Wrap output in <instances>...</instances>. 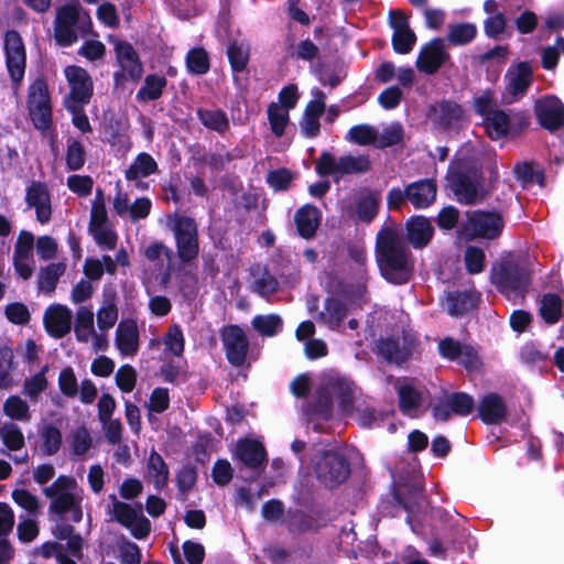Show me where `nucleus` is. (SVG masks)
<instances>
[{
	"instance_id": "nucleus-1",
	"label": "nucleus",
	"mask_w": 564,
	"mask_h": 564,
	"mask_svg": "<svg viewBox=\"0 0 564 564\" xmlns=\"http://www.w3.org/2000/svg\"><path fill=\"white\" fill-rule=\"evenodd\" d=\"M376 257L381 274L391 283H406L412 275L410 254L402 235L391 228H382L377 235Z\"/></svg>"
},
{
	"instance_id": "nucleus-2",
	"label": "nucleus",
	"mask_w": 564,
	"mask_h": 564,
	"mask_svg": "<svg viewBox=\"0 0 564 564\" xmlns=\"http://www.w3.org/2000/svg\"><path fill=\"white\" fill-rule=\"evenodd\" d=\"M490 280L508 299H522L531 281L530 270L522 261L508 257L494 265Z\"/></svg>"
},
{
	"instance_id": "nucleus-3",
	"label": "nucleus",
	"mask_w": 564,
	"mask_h": 564,
	"mask_svg": "<svg viewBox=\"0 0 564 564\" xmlns=\"http://www.w3.org/2000/svg\"><path fill=\"white\" fill-rule=\"evenodd\" d=\"M77 482L69 476H59L52 485L43 489V494L52 500L50 512L65 514L72 512V520L80 521L83 512L82 498L75 492Z\"/></svg>"
},
{
	"instance_id": "nucleus-4",
	"label": "nucleus",
	"mask_w": 564,
	"mask_h": 564,
	"mask_svg": "<svg viewBox=\"0 0 564 564\" xmlns=\"http://www.w3.org/2000/svg\"><path fill=\"white\" fill-rule=\"evenodd\" d=\"M447 180L459 203L473 205L486 197L478 169L467 171L463 165L451 167Z\"/></svg>"
},
{
	"instance_id": "nucleus-5",
	"label": "nucleus",
	"mask_w": 564,
	"mask_h": 564,
	"mask_svg": "<svg viewBox=\"0 0 564 564\" xmlns=\"http://www.w3.org/2000/svg\"><path fill=\"white\" fill-rule=\"evenodd\" d=\"M167 226L173 230L177 256L184 263L197 258L199 252L197 225L191 217L180 214L167 215Z\"/></svg>"
},
{
	"instance_id": "nucleus-6",
	"label": "nucleus",
	"mask_w": 564,
	"mask_h": 564,
	"mask_svg": "<svg viewBox=\"0 0 564 564\" xmlns=\"http://www.w3.org/2000/svg\"><path fill=\"white\" fill-rule=\"evenodd\" d=\"M316 172L321 176H333L335 180L348 174H362L371 169L368 155H344L336 159L329 152H323L316 161Z\"/></svg>"
},
{
	"instance_id": "nucleus-7",
	"label": "nucleus",
	"mask_w": 564,
	"mask_h": 564,
	"mask_svg": "<svg viewBox=\"0 0 564 564\" xmlns=\"http://www.w3.org/2000/svg\"><path fill=\"white\" fill-rule=\"evenodd\" d=\"M89 14L79 2L70 1L57 9L54 20V39L59 46H70L78 40V24Z\"/></svg>"
},
{
	"instance_id": "nucleus-8",
	"label": "nucleus",
	"mask_w": 564,
	"mask_h": 564,
	"mask_svg": "<svg viewBox=\"0 0 564 564\" xmlns=\"http://www.w3.org/2000/svg\"><path fill=\"white\" fill-rule=\"evenodd\" d=\"M111 509L109 514L113 520L126 527L135 539H144L150 534L151 522L144 517L142 505L137 507L118 500L115 495H110Z\"/></svg>"
},
{
	"instance_id": "nucleus-9",
	"label": "nucleus",
	"mask_w": 564,
	"mask_h": 564,
	"mask_svg": "<svg viewBox=\"0 0 564 564\" xmlns=\"http://www.w3.org/2000/svg\"><path fill=\"white\" fill-rule=\"evenodd\" d=\"M116 59L120 70L113 75L117 87L123 86L126 80L137 82L143 74L140 56L134 47L127 41H115Z\"/></svg>"
},
{
	"instance_id": "nucleus-10",
	"label": "nucleus",
	"mask_w": 564,
	"mask_h": 564,
	"mask_svg": "<svg viewBox=\"0 0 564 564\" xmlns=\"http://www.w3.org/2000/svg\"><path fill=\"white\" fill-rule=\"evenodd\" d=\"M6 63L14 88H18L24 77L26 54L19 32L10 30L4 35Z\"/></svg>"
},
{
	"instance_id": "nucleus-11",
	"label": "nucleus",
	"mask_w": 564,
	"mask_h": 564,
	"mask_svg": "<svg viewBox=\"0 0 564 564\" xmlns=\"http://www.w3.org/2000/svg\"><path fill=\"white\" fill-rule=\"evenodd\" d=\"M28 108L34 126L46 129L51 122L52 110L45 80L36 79L29 88Z\"/></svg>"
},
{
	"instance_id": "nucleus-12",
	"label": "nucleus",
	"mask_w": 564,
	"mask_h": 564,
	"mask_svg": "<svg viewBox=\"0 0 564 564\" xmlns=\"http://www.w3.org/2000/svg\"><path fill=\"white\" fill-rule=\"evenodd\" d=\"M349 474V464L339 453L327 452L316 464L317 478L327 487L341 484L348 478Z\"/></svg>"
},
{
	"instance_id": "nucleus-13",
	"label": "nucleus",
	"mask_w": 564,
	"mask_h": 564,
	"mask_svg": "<svg viewBox=\"0 0 564 564\" xmlns=\"http://www.w3.org/2000/svg\"><path fill=\"white\" fill-rule=\"evenodd\" d=\"M220 338L228 361L235 367L243 366L249 351V340L243 329L238 325L224 326Z\"/></svg>"
},
{
	"instance_id": "nucleus-14",
	"label": "nucleus",
	"mask_w": 564,
	"mask_h": 564,
	"mask_svg": "<svg viewBox=\"0 0 564 564\" xmlns=\"http://www.w3.org/2000/svg\"><path fill=\"white\" fill-rule=\"evenodd\" d=\"M467 228L474 237L494 240L505 227L502 216L497 212L473 210L466 213Z\"/></svg>"
},
{
	"instance_id": "nucleus-15",
	"label": "nucleus",
	"mask_w": 564,
	"mask_h": 564,
	"mask_svg": "<svg viewBox=\"0 0 564 564\" xmlns=\"http://www.w3.org/2000/svg\"><path fill=\"white\" fill-rule=\"evenodd\" d=\"M69 85L65 104H88L93 95V80L86 69L70 65L64 70Z\"/></svg>"
},
{
	"instance_id": "nucleus-16",
	"label": "nucleus",
	"mask_w": 564,
	"mask_h": 564,
	"mask_svg": "<svg viewBox=\"0 0 564 564\" xmlns=\"http://www.w3.org/2000/svg\"><path fill=\"white\" fill-rule=\"evenodd\" d=\"M449 58L444 40L437 37L421 48L415 66L427 75L435 74Z\"/></svg>"
},
{
	"instance_id": "nucleus-17",
	"label": "nucleus",
	"mask_w": 564,
	"mask_h": 564,
	"mask_svg": "<svg viewBox=\"0 0 564 564\" xmlns=\"http://www.w3.org/2000/svg\"><path fill=\"white\" fill-rule=\"evenodd\" d=\"M534 111L543 128L555 131L564 127V105L556 97L550 96L536 100Z\"/></svg>"
},
{
	"instance_id": "nucleus-18",
	"label": "nucleus",
	"mask_w": 564,
	"mask_h": 564,
	"mask_svg": "<svg viewBox=\"0 0 564 564\" xmlns=\"http://www.w3.org/2000/svg\"><path fill=\"white\" fill-rule=\"evenodd\" d=\"M26 204L33 207L36 213V219L41 224L50 221L52 216L51 195L44 183L33 182L26 189Z\"/></svg>"
},
{
	"instance_id": "nucleus-19",
	"label": "nucleus",
	"mask_w": 564,
	"mask_h": 564,
	"mask_svg": "<svg viewBox=\"0 0 564 564\" xmlns=\"http://www.w3.org/2000/svg\"><path fill=\"white\" fill-rule=\"evenodd\" d=\"M72 319L70 310L59 304L51 305L44 314L45 328L55 338H62L70 332Z\"/></svg>"
},
{
	"instance_id": "nucleus-20",
	"label": "nucleus",
	"mask_w": 564,
	"mask_h": 564,
	"mask_svg": "<svg viewBox=\"0 0 564 564\" xmlns=\"http://www.w3.org/2000/svg\"><path fill=\"white\" fill-rule=\"evenodd\" d=\"M313 96L314 99L307 104L303 119L300 122L303 133L308 138H313L318 134L319 117L324 113L326 108V96L322 90L315 89L313 91Z\"/></svg>"
},
{
	"instance_id": "nucleus-21",
	"label": "nucleus",
	"mask_w": 564,
	"mask_h": 564,
	"mask_svg": "<svg viewBox=\"0 0 564 564\" xmlns=\"http://www.w3.org/2000/svg\"><path fill=\"white\" fill-rule=\"evenodd\" d=\"M324 389H328L332 394L339 399L343 411L348 412L352 409L354 402V383L338 373L323 375Z\"/></svg>"
},
{
	"instance_id": "nucleus-22",
	"label": "nucleus",
	"mask_w": 564,
	"mask_h": 564,
	"mask_svg": "<svg viewBox=\"0 0 564 564\" xmlns=\"http://www.w3.org/2000/svg\"><path fill=\"white\" fill-rule=\"evenodd\" d=\"M325 525L326 519L317 514H307L301 510L291 513L286 521L288 530L294 535L317 532Z\"/></svg>"
},
{
	"instance_id": "nucleus-23",
	"label": "nucleus",
	"mask_w": 564,
	"mask_h": 564,
	"mask_svg": "<svg viewBox=\"0 0 564 564\" xmlns=\"http://www.w3.org/2000/svg\"><path fill=\"white\" fill-rule=\"evenodd\" d=\"M506 90L513 97L522 95L532 80V68L529 63L521 62L510 68L506 75Z\"/></svg>"
},
{
	"instance_id": "nucleus-24",
	"label": "nucleus",
	"mask_w": 564,
	"mask_h": 564,
	"mask_svg": "<svg viewBox=\"0 0 564 564\" xmlns=\"http://www.w3.org/2000/svg\"><path fill=\"white\" fill-rule=\"evenodd\" d=\"M436 191L432 180L414 182L406 186L408 200L415 208H426L435 200Z\"/></svg>"
},
{
	"instance_id": "nucleus-25",
	"label": "nucleus",
	"mask_w": 564,
	"mask_h": 564,
	"mask_svg": "<svg viewBox=\"0 0 564 564\" xmlns=\"http://www.w3.org/2000/svg\"><path fill=\"white\" fill-rule=\"evenodd\" d=\"M294 221L297 232L305 239H311L321 223V212L313 205H305L301 207L294 215Z\"/></svg>"
},
{
	"instance_id": "nucleus-26",
	"label": "nucleus",
	"mask_w": 564,
	"mask_h": 564,
	"mask_svg": "<svg viewBox=\"0 0 564 564\" xmlns=\"http://www.w3.org/2000/svg\"><path fill=\"white\" fill-rule=\"evenodd\" d=\"M237 457L247 467L258 469L265 460V449L258 441H241L237 445Z\"/></svg>"
},
{
	"instance_id": "nucleus-27",
	"label": "nucleus",
	"mask_w": 564,
	"mask_h": 564,
	"mask_svg": "<svg viewBox=\"0 0 564 564\" xmlns=\"http://www.w3.org/2000/svg\"><path fill=\"white\" fill-rule=\"evenodd\" d=\"M479 415L488 424L500 423L507 414L503 400L496 393H490L482 398L479 403Z\"/></svg>"
},
{
	"instance_id": "nucleus-28",
	"label": "nucleus",
	"mask_w": 564,
	"mask_h": 564,
	"mask_svg": "<svg viewBox=\"0 0 564 564\" xmlns=\"http://www.w3.org/2000/svg\"><path fill=\"white\" fill-rule=\"evenodd\" d=\"M375 351L386 361L397 365L405 361L410 356L409 349L401 346L398 339L391 337L377 340Z\"/></svg>"
},
{
	"instance_id": "nucleus-29",
	"label": "nucleus",
	"mask_w": 564,
	"mask_h": 564,
	"mask_svg": "<svg viewBox=\"0 0 564 564\" xmlns=\"http://www.w3.org/2000/svg\"><path fill=\"white\" fill-rule=\"evenodd\" d=\"M116 345L120 352L132 356L138 350V328L133 322H121L116 332Z\"/></svg>"
},
{
	"instance_id": "nucleus-30",
	"label": "nucleus",
	"mask_w": 564,
	"mask_h": 564,
	"mask_svg": "<svg viewBox=\"0 0 564 564\" xmlns=\"http://www.w3.org/2000/svg\"><path fill=\"white\" fill-rule=\"evenodd\" d=\"M380 204V194L370 189H362L356 199V215L359 220L369 223L377 215Z\"/></svg>"
},
{
	"instance_id": "nucleus-31",
	"label": "nucleus",
	"mask_w": 564,
	"mask_h": 564,
	"mask_svg": "<svg viewBox=\"0 0 564 564\" xmlns=\"http://www.w3.org/2000/svg\"><path fill=\"white\" fill-rule=\"evenodd\" d=\"M433 227L429 219L417 216L408 223V239L415 248H422L429 243L433 236Z\"/></svg>"
},
{
	"instance_id": "nucleus-32",
	"label": "nucleus",
	"mask_w": 564,
	"mask_h": 564,
	"mask_svg": "<svg viewBox=\"0 0 564 564\" xmlns=\"http://www.w3.org/2000/svg\"><path fill=\"white\" fill-rule=\"evenodd\" d=\"M253 276L252 290L262 297H269L278 292L279 282L267 268L256 264L251 268Z\"/></svg>"
},
{
	"instance_id": "nucleus-33",
	"label": "nucleus",
	"mask_w": 564,
	"mask_h": 564,
	"mask_svg": "<svg viewBox=\"0 0 564 564\" xmlns=\"http://www.w3.org/2000/svg\"><path fill=\"white\" fill-rule=\"evenodd\" d=\"M145 478L154 485L156 489H162L169 480V467L162 456L153 451L150 454L147 464Z\"/></svg>"
},
{
	"instance_id": "nucleus-34",
	"label": "nucleus",
	"mask_w": 564,
	"mask_h": 564,
	"mask_svg": "<svg viewBox=\"0 0 564 564\" xmlns=\"http://www.w3.org/2000/svg\"><path fill=\"white\" fill-rule=\"evenodd\" d=\"M509 115L503 110H491L485 117L486 131L492 140L505 137L509 131Z\"/></svg>"
},
{
	"instance_id": "nucleus-35",
	"label": "nucleus",
	"mask_w": 564,
	"mask_h": 564,
	"mask_svg": "<svg viewBox=\"0 0 564 564\" xmlns=\"http://www.w3.org/2000/svg\"><path fill=\"white\" fill-rule=\"evenodd\" d=\"M433 110L437 115L438 123L445 128L458 123L464 118L463 109L453 101H441Z\"/></svg>"
},
{
	"instance_id": "nucleus-36",
	"label": "nucleus",
	"mask_w": 564,
	"mask_h": 564,
	"mask_svg": "<svg viewBox=\"0 0 564 564\" xmlns=\"http://www.w3.org/2000/svg\"><path fill=\"white\" fill-rule=\"evenodd\" d=\"M94 312L87 306H80L76 312L75 335L77 340L87 343L95 334Z\"/></svg>"
},
{
	"instance_id": "nucleus-37",
	"label": "nucleus",
	"mask_w": 564,
	"mask_h": 564,
	"mask_svg": "<svg viewBox=\"0 0 564 564\" xmlns=\"http://www.w3.org/2000/svg\"><path fill=\"white\" fill-rule=\"evenodd\" d=\"M64 272V263H51L42 268L37 280L39 290L47 294L54 292L56 283Z\"/></svg>"
},
{
	"instance_id": "nucleus-38",
	"label": "nucleus",
	"mask_w": 564,
	"mask_h": 564,
	"mask_svg": "<svg viewBox=\"0 0 564 564\" xmlns=\"http://www.w3.org/2000/svg\"><path fill=\"white\" fill-rule=\"evenodd\" d=\"M158 169L156 162L148 153H141L137 156L134 162L126 171L128 180H137L139 177H147L154 173Z\"/></svg>"
},
{
	"instance_id": "nucleus-39",
	"label": "nucleus",
	"mask_w": 564,
	"mask_h": 564,
	"mask_svg": "<svg viewBox=\"0 0 564 564\" xmlns=\"http://www.w3.org/2000/svg\"><path fill=\"white\" fill-rule=\"evenodd\" d=\"M253 329L263 337H272L282 328V318L276 314L257 315L252 318Z\"/></svg>"
},
{
	"instance_id": "nucleus-40",
	"label": "nucleus",
	"mask_w": 564,
	"mask_h": 564,
	"mask_svg": "<svg viewBox=\"0 0 564 564\" xmlns=\"http://www.w3.org/2000/svg\"><path fill=\"white\" fill-rule=\"evenodd\" d=\"M13 351L9 347L0 348V390H9L13 388L17 382L11 376L14 369Z\"/></svg>"
},
{
	"instance_id": "nucleus-41",
	"label": "nucleus",
	"mask_w": 564,
	"mask_h": 564,
	"mask_svg": "<svg viewBox=\"0 0 564 564\" xmlns=\"http://www.w3.org/2000/svg\"><path fill=\"white\" fill-rule=\"evenodd\" d=\"M166 79L163 76L148 75L144 85L139 89L137 98L141 101L156 100L161 97Z\"/></svg>"
},
{
	"instance_id": "nucleus-42",
	"label": "nucleus",
	"mask_w": 564,
	"mask_h": 564,
	"mask_svg": "<svg viewBox=\"0 0 564 564\" xmlns=\"http://www.w3.org/2000/svg\"><path fill=\"white\" fill-rule=\"evenodd\" d=\"M47 369L48 366H44L40 372L24 380L22 392L31 401H37L40 394L47 389L48 381L45 377Z\"/></svg>"
},
{
	"instance_id": "nucleus-43",
	"label": "nucleus",
	"mask_w": 564,
	"mask_h": 564,
	"mask_svg": "<svg viewBox=\"0 0 564 564\" xmlns=\"http://www.w3.org/2000/svg\"><path fill=\"white\" fill-rule=\"evenodd\" d=\"M268 119L273 134L282 137L290 120L289 110L278 102H271L268 106Z\"/></svg>"
},
{
	"instance_id": "nucleus-44",
	"label": "nucleus",
	"mask_w": 564,
	"mask_h": 564,
	"mask_svg": "<svg viewBox=\"0 0 564 564\" xmlns=\"http://www.w3.org/2000/svg\"><path fill=\"white\" fill-rule=\"evenodd\" d=\"M2 410L12 420L26 422L31 419L29 404L19 395H10L4 401Z\"/></svg>"
},
{
	"instance_id": "nucleus-45",
	"label": "nucleus",
	"mask_w": 564,
	"mask_h": 564,
	"mask_svg": "<svg viewBox=\"0 0 564 564\" xmlns=\"http://www.w3.org/2000/svg\"><path fill=\"white\" fill-rule=\"evenodd\" d=\"M346 305L343 302L336 299H327L325 303V312L321 313L319 318L330 327L336 328L346 317Z\"/></svg>"
},
{
	"instance_id": "nucleus-46",
	"label": "nucleus",
	"mask_w": 564,
	"mask_h": 564,
	"mask_svg": "<svg viewBox=\"0 0 564 564\" xmlns=\"http://www.w3.org/2000/svg\"><path fill=\"white\" fill-rule=\"evenodd\" d=\"M477 28L473 23H455L448 25L447 41L453 45H465L473 41Z\"/></svg>"
},
{
	"instance_id": "nucleus-47",
	"label": "nucleus",
	"mask_w": 564,
	"mask_h": 564,
	"mask_svg": "<svg viewBox=\"0 0 564 564\" xmlns=\"http://www.w3.org/2000/svg\"><path fill=\"white\" fill-rule=\"evenodd\" d=\"M0 438L10 451H19L24 446V436L21 429L12 423L0 424Z\"/></svg>"
},
{
	"instance_id": "nucleus-48",
	"label": "nucleus",
	"mask_w": 564,
	"mask_h": 564,
	"mask_svg": "<svg viewBox=\"0 0 564 564\" xmlns=\"http://www.w3.org/2000/svg\"><path fill=\"white\" fill-rule=\"evenodd\" d=\"M197 115L202 123L208 129L224 133L229 128L227 116L220 110L199 109Z\"/></svg>"
},
{
	"instance_id": "nucleus-49",
	"label": "nucleus",
	"mask_w": 564,
	"mask_h": 564,
	"mask_svg": "<svg viewBox=\"0 0 564 564\" xmlns=\"http://www.w3.org/2000/svg\"><path fill=\"white\" fill-rule=\"evenodd\" d=\"M562 310L561 299L556 294H544L541 300L540 314L547 324H554L560 319Z\"/></svg>"
},
{
	"instance_id": "nucleus-50",
	"label": "nucleus",
	"mask_w": 564,
	"mask_h": 564,
	"mask_svg": "<svg viewBox=\"0 0 564 564\" xmlns=\"http://www.w3.org/2000/svg\"><path fill=\"white\" fill-rule=\"evenodd\" d=\"M40 436L43 442L42 449L45 455L52 456L59 451L62 445V433L57 427L47 424L40 431Z\"/></svg>"
},
{
	"instance_id": "nucleus-51",
	"label": "nucleus",
	"mask_w": 564,
	"mask_h": 564,
	"mask_svg": "<svg viewBox=\"0 0 564 564\" xmlns=\"http://www.w3.org/2000/svg\"><path fill=\"white\" fill-rule=\"evenodd\" d=\"M377 139V129L368 124L355 126L348 131L347 134V140L358 145L373 144L376 147Z\"/></svg>"
},
{
	"instance_id": "nucleus-52",
	"label": "nucleus",
	"mask_w": 564,
	"mask_h": 564,
	"mask_svg": "<svg viewBox=\"0 0 564 564\" xmlns=\"http://www.w3.org/2000/svg\"><path fill=\"white\" fill-rule=\"evenodd\" d=\"M186 65L192 74L202 75L209 69V57L204 48H193L186 56Z\"/></svg>"
},
{
	"instance_id": "nucleus-53",
	"label": "nucleus",
	"mask_w": 564,
	"mask_h": 564,
	"mask_svg": "<svg viewBox=\"0 0 564 564\" xmlns=\"http://www.w3.org/2000/svg\"><path fill=\"white\" fill-rule=\"evenodd\" d=\"M70 447L75 455H85L93 446V438L85 426H79L70 433Z\"/></svg>"
},
{
	"instance_id": "nucleus-54",
	"label": "nucleus",
	"mask_w": 564,
	"mask_h": 564,
	"mask_svg": "<svg viewBox=\"0 0 564 564\" xmlns=\"http://www.w3.org/2000/svg\"><path fill=\"white\" fill-rule=\"evenodd\" d=\"M400 409L408 415H413L412 412L420 405L421 394L412 386L405 384L399 388Z\"/></svg>"
},
{
	"instance_id": "nucleus-55",
	"label": "nucleus",
	"mask_w": 564,
	"mask_h": 564,
	"mask_svg": "<svg viewBox=\"0 0 564 564\" xmlns=\"http://www.w3.org/2000/svg\"><path fill=\"white\" fill-rule=\"evenodd\" d=\"M474 297L468 293L449 294L446 299L447 310L451 315H463L474 306Z\"/></svg>"
},
{
	"instance_id": "nucleus-56",
	"label": "nucleus",
	"mask_w": 564,
	"mask_h": 564,
	"mask_svg": "<svg viewBox=\"0 0 564 564\" xmlns=\"http://www.w3.org/2000/svg\"><path fill=\"white\" fill-rule=\"evenodd\" d=\"M86 152L84 145L77 140H70L66 151V165L70 171H77L85 164Z\"/></svg>"
},
{
	"instance_id": "nucleus-57",
	"label": "nucleus",
	"mask_w": 564,
	"mask_h": 564,
	"mask_svg": "<svg viewBox=\"0 0 564 564\" xmlns=\"http://www.w3.org/2000/svg\"><path fill=\"white\" fill-rule=\"evenodd\" d=\"M465 264L468 273L477 274L484 270L485 252L482 249L468 246L464 253Z\"/></svg>"
},
{
	"instance_id": "nucleus-58",
	"label": "nucleus",
	"mask_w": 564,
	"mask_h": 564,
	"mask_svg": "<svg viewBox=\"0 0 564 564\" xmlns=\"http://www.w3.org/2000/svg\"><path fill=\"white\" fill-rule=\"evenodd\" d=\"M457 360L469 373H477L482 368V361L478 351L468 345H464Z\"/></svg>"
},
{
	"instance_id": "nucleus-59",
	"label": "nucleus",
	"mask_w": 564,
	"mask_h": 564,
	"mask_svg": "<svg viewBox=\"0 0 564 564\" xmlns=\"http://www.w3.org/2000/svg\"><path fill=\"white\" fill-rule=\"evenodd\" d=\"M227 55L234 72H241L246 68L249 59V52L236 42L229 44Z\"/></svg>"
},
{
	"instance_id": "nucleus-60",
	"label": "nucleus",
	"mask_w": 564,
	"mask_h": 564,
	"mask_svg": "<svg viewBox=\"0 0 564 564\" xmlns=\"http://www.w3.org/2000/svg\"><path fill=\"white\" fill-rule=\"evenodd\" d=\"M415 41L416 35L410 28L395 31L392 37L393 48L400 54L409 53Z\"/></svg>"
},
{
	"instance_id": "nucleus-61",
	"label": "nucleus",
	"mask_w": 564,
	"mask_h": 564,
	"mask_svg": "<svg viewBox=\"0 0 564 564\" xmlns=\"http://www.w3.org/2000/svg\"><path fill=\"white\" fill-rule=\"evenodd\" d=\"M58 387L61 392L68 398H75L78 394L77 378L73 368L66 367L59 372Z\"/></svg>"
},
{
	"instance_id": "nucleus-62",
	"label": "nucleus",
	"mask_w": 564,
	"mask_h": 564,
	"mask_svg": "<svg viewBox=\"0 0 564 564\" xmlns=\"http://www.w3.org/2000/svg\"><path fill=\"white\" fill-rule=\"evenodd\" d=\"M118 319V308L113 301H107L97 312V324L101 330H107L116 324Z\"/></svg>"
},
{
	"instance_id": "nucleus-63",
	"label": "nucleus",
	"mask_w": 564,
	"mask_h": 564,
	"mask_svg": "<svg viewBox=\"0 0 564 564\" xmlns=\"http://www.w3.org/2000/svg\"><path fill=\"white\" fill-rule=\"evenodd\" d=\"M402 127L399 123H393L384 128L381 134L378 133L376 147L383 149L398 144L402 140Z\"/></svg>"
},
{
	"instance_id": "nucleus-64",
	"label": "nucleus",
	"mask_w": 564,
	"mask_h": 564,
	"mask_svg": "<svg viewBox=\"0 0 564 564\" xmlns=\"http://www.w3.org/2000/svg\"><path fill=\"white\" fill-rule=\"evenodd\" d=\"M119 553L121 564H141V551L135 543L123 540L119 544Z\"/></svg>"
}]
</instances>
